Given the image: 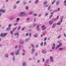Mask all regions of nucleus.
<instances>
[{
	"mask_svg": "<svg viewBox=\"0 0 66 66\" xmlns=\"http://www.w3.org/2000/svg\"><path fill=\"white\" fill-rule=\"evenodd\" d=\"M53 45L54 46L52 47V49H53V50H54V48L55 47V43H53Z\"/></svg>",
	"mask_w": 66,
	"mask_h": 66,
	"instance_id": "nucleus-9",
	"label": "nucleus"
},
{
	"mask_svg": "<svg viewBox=\"0 0 66 66\" xmlns=\"http://www.w3.org/2000/svg\"><path fill=\"white\" fill-rule=\"evenodd\" d=\"M64 35V36L65 37H66V34H65V33H64L63 34Z\"/></svg>",
	"mask_w": 66,
	"mask_h": 66,
	"instance_id": "nucleus-54",
	"label": "nucleus"
},
{
	"mask_svg": "<svg viewBox=\"0 0 66 66\" xmlns=\"http://www.w3.org/2000/svg\"><path fill=\"white\" fill-rule=\"evenodd\" d=\"M52 29H54V28H55V26H53V25H52Z\"/></svg>",
	"mask_w": 66,
	"mask_h": 66,
	"instance_id": "nucleus-27",
	"label": "nucleus"
},
{
	"mask_svg": "<svg viewBox=\"0 0 66 66\" xmlns=\"http://www.w3.org/2000/svg\"><path fill=\"white\" fill-rule=\"evenodd\" d=\"M59 46H61L62 45V43H60V44H59Z\"/></svg>",
	"mask_w": 66,
	"mask_h": 66,
	"instance_id": "nucleus-56",
	"label": "nucleus"
},
{
	"mask_svg": "<svg viewBox=\"0 0 66 66\" xmlns=\"http://www.w3.org/2000/svg\"><path fill=\"white\" fill-rule=\"evenodd\" d=\"M34 16H37V14L35 13L34 14Z\"/></svg>",
	"mask_w": 66,
	"mask_h": 66,
	"instance_id": "nucleus-53",
	"label": "nucleus"
},
{
	"mask_svg": "<svg viewBox=\"0 0 66 66\" xmlns=\"http://www.w3.org/2000/svg\"><path fill=\"white\" fill-rule=\"evenodd\" d=\"M60 9L59 8H57V11H60Z\"/></svg>",
	"mask_w": 66,
	"mask_h": 66,
	"instance_id": "nucleus-38",
	"label": "nucleus"
},
{
	"mask_svg": "<svg viewBox=\"0 0 66 66\" xmlns=\"http://www.w3.org/2000/svg\"><path fill=\"white\" fill-rule=\"evenodd\" d=\"M48 15V13H46L45 14V16H47Z\"/></svg>",
	"mask_w": 66,
	"mask_h": 66,
	"instance_id": "nucleus-45",
	"label": "nucleus"
},
{
	"mask_svg": "<svg viewBox=\"0 0 66 66\" xmlns=\"http://www.w3.org/2000/svg\"><path fill=\"white\" fill-rule=\"evenodd\" d=\"M46 42H45L44 43V45H46Z\"/></svg>",
	"mask_w": 66,
	"mask_h": 66,
	"instance_id": "nucleus-57",
	"label": "nucleus"
},
{
	"mask_svg": "<svg viewBox=\"0 0 66 66\" xmlns=\"http://www.w3.org/2000/svg\"><path fill=\"white\" fill-rule=\"evenodd\" d=\"M28 7L27 6H26L25 7V9L26 10H28Z\"/></svg>",
	"mask_w": 66,
	"mask_h": 66,
	"instance_id": "nucleus-31",
	"label": "nucleus"
},
{
	"mask_svg": "<svg viewBox=\"0 0 66 66\" xmlns=\"http://www.w3.org/2000/svg\"><path fill=\"white\" fill-rule=\"evenodd\" d=\"M10 33H11V35H12V34H13V32H12V31H11Z\"/></svg>",
	"mask_w": 66,
	"mask_h": 66,
	"instance_id": "nucleus-55",
	"label": "nucleus"
},
{
	"mask_svg": "<svg viewBox=\"0 0 66 66\" xmlns=\"http://www.w3.org/2000/svg\"><path fill=\"white\" fill-rule=\"evenodd\" d=\"M34 27H35L36 26V24H34L33 25Z\"/></svg>",
	"mask_w": 66,
	"mask_h": 66,
	"instance_id": "nucleus-46",
	"label": "nucleus"
},
{
	"mask_svg": "<svg viewBox=\"0 0 66 66\" xmlns=\"http://www.w3.org/2000/svg\"><path fill=\"white\" fill-rule=\"evenodd\" d=\"M38 55V54L37 53H35V56H37V55Z\"/></svg>",
	"mask_w": 66,
	"mask_h": 66,
	"instance_id": "nucleus-51",
	"label": "nucleus"
},
{
	"mask_svg": "<svg viewBox=\"0 0 66 66\" xmlns=\"http://www.w3.org/2000/svg\"><path fill=\"white\" fill-rule=\"evenodd\" d=\"M31 51H32V52H34L35 51L34 48L32 49L31 50Z\"/></svg>",
	"mask_w": 66,
	"mask_h": 66,
	"instance_id": "nucleus-34",
	"label": "nucleus"
},
{
	"mask_svg": "<svg viewBox=\"0 0 66 66\" xmlns=\"http://www.w3.org/2000/svg\"><path fill=\"white\" fill-rule=\"evenodd\" d=\"M25 15H26L25 12H22L19 15V16H20V17H21L23 16H25Z\"/></svg>",
	"mask_w": 66,
	"mask_h": 66,
	"instance_id": "nucleus-2",
	"label": "nucleus"
},
{
	"mask_svg": "<svg viewBox=\"0 0 66 66\" xmlns=\"http://www.w3.org/2000/svg\"><path fill=\"white\" fill-rule=\"evenodd\" d=\"M43 35H44V36L45 35V33H44V32L43 33Z\"/></svg>",
	"mask_w": 66,
	"mask_h": 66,
	"instance_id": "nucleus-62",
	"label": "nucleus"
},
{
	"mask_svg": "<svg viewBox=\"0 0 66 66\" xmlns=\"http://www.w3.org/2000/svg\"><path fill=\"white\" fill-rule=\"evenodd\" d=\"M53 22L51 20V21H50L49 22V23L50 24H52V23H53Z\"/></svg>",
	"mask_w": 66,
	"mask_h": 66,
	"instance_id": "nucleus-7",
	"label": "nucleus"
},
{
	"mask_svg": "<svg viewBox=\"0 0 66 66\" xmlns=\"http://www.w3.org/2000/svg\"><path fill=\"white\" fill-rule=\"evenodd\" d=\"M59 16H60L58 15L57 16L56 19L57 20L59 19Z\"/></svg>",
	"mask_w": 66,
	"mask_h": 66,
	"instance_id": "nucleus-36",
	"label": "nucleus"
},
{
	"mask_svg": "<svg viewBox=\"0 0 66 66\" xmlns=\"http://www.w3.org/2000/svg\"><path fill=\"white\" fill-rule=\"evenodd\" d=\"M1 12L2 13H4V12H5V10H3L2 9H1L0 10V13H1Z\"/></svg>",
	"mask_w": 66,
	"mask_h": 66,
	"instance_id": "nucleus-4",
	"label": "nucleus"
},
{
	"mask_svg": "<svg viewBox=\"0 0 66 66\" xmlns=\"http://www.w3.org/2000/svg\"><path fill=\"white\" fill-rule=\"evenodd\" d=\"M17 24V23H14V26H16Z\"/></svg>",
	"mask_w": 66,
	"mask_h": 66,
	"instance_id": "nucleus-41",
	"label": "nucleus"
},
{
	"mask_svg": "<svg viewBox=\"0 0 66 66\" xmlns=\"http://www.w3.org/2000/svg\"><path fill=\"white\" fill-rule=\"evenodd\" d=\"M40 16H41V14H40L39 15H38V17H40Z\"/></svg>",
	"mask_w": 66,
	"mask_h": 66,
	"instance_id": "nucleus-59",
	"label": "nucleus"
},
{
	"mask_svg": "<svg viewBox=\"0 0 66 66\" xmlns=\"http://www.w3.org/2000/svg\"><path fill=\"white\" fill-rule=\"evenodd\" d=\"M50 59L51 60V62H53L54 60L53 59V57H52L50 56Z\"/></svg>",
	"mask_w": 66,
	"mask_h": 66,
	"instance_id": "nucleus-8",
	"label": "nucleus"
},
{
	"mask_svg": "<svg viewBox=\"0 0 66 66\" xmlns=\"http://www.w3.org/2000/svg\"><path fill=\"white\" fill-rule=\"evenodd\" d=\"M53 14H52L49 17V18H52L53 16Z\"/></svg>",
	"mask_w": 66,
	"mask_h": 66,
	"instance_id": "nucleus-21",
	"label": "nucleus"
},
{
	"mask_svg": "<svg viewBox=\"0 0 66 66\" xmlns=\"http://www.w3.org/2000/svg\"><path fill=\"white\" fill-rule=\"evenodd\" d=\"M53 12H51V15H53Z\"/></svg>",
	"mask_w": 66,
	"mask_h": 66,
	"instance_id": "nucleus-61",
	"label": "nucleus"
},
{
	"mask_svg": "<svg viewBox=\"0 0 66 66\" xmlns=\"http://www.w3.org/2000/svg\"><path fill=\"white\" fill-rule=\"evenodd\" d=\"M45 27V25H44L42 26V27H41L42 28H44Z\"/></svg>",
	"mask_w": 66,
	"mask_h": 66,
	"instance_id": "nucleus-29",
	"label": "nucleus"
},
{
	"mask_svg": "<svg viewBox=\"0 0 66 66\" xmlns=\"http://www.w3.org/2000/svg\"><path fill=\"white\" fill-rule=\"evenodd\" d=\"M29 36H31V33H29Z\"/></svg>",
	"mask_w": 66,
	"mask_h": 66,
	"instance_id": "nucleus-47",
	"label": "nucleus"
},
{
	"mask_svg": "<svg viewBox=\"0 0 66 66\" xmlns=\"http://www.w3.org/2000/svg\"><path fill=\"white\" fill-rule=\"evenodd\" d=\"M61 37V35H60L58 37H57V38H60Z\"/></svg>",
	"mask_w": 66,
	"mask_h": 66,
	"instance_id": "nucleus-33",
	"label": "nucleus"
},
{
	"mask_svg": "<svg viewBox=\"0 0 66 66\" xmlns=\"http://www.w3.org/2000/svg\"><path fill=\"white\" fill-rule=\"evenodd\" d=\"M48 5H46L45 6H44V7H48Z\"/></svg>",
	"mask_w": 66,
	"mask_h": 66,
	"instance_id": "nucleus-44",
	"label": "nucleus"
},
{
	"mask_svg": "<svg viewBox=\"0 0 66 66\" xmlns=\"http://www.w3.org/2000/svg\"><path fill=\"white\" fill-rule=\"evenodd\" d=\"M20 42L21 44H23V41L21 40H20Z\"/></svg>",
	"mask_w": 66,
	"mask_h": 66,
	"instance_id": "nucleus-13",
	"label": "nucleus"
},
{
	"mask_svg": "<svg viewBox=\"0 0 66 66\" xmlns=\"http://www.w3.org/2000/svg\"><path fill=\"white\" fill-rule=\"evenodd\" d=\"M56 24L55 23H54L53 24V26H54V27H55V25H56Z\"/></svg>",
	"mask_w": 66,
	"mask_h": 66,
	"instance_id": "nucleus-37",
	"label": "nucleus"
},
{
	"mask_svg": "<svg viewBox=\"0 0 66 66\" xmlns=\"http://www.w3.org/2000/svg\"><path fill=\"white\" fill-rule=\"evenodd\" d=\"M48 3V2H47L46 1H45L44 2V5H45V4H46Z\"/></svg>",
	"mask_w": 66,
	"mask_h": 66,
	"instance_id": "nucleus-12",
	"label": "nucleus"
},
{
	"mask_svg": "<svg viewBox=\"0 0 66 66\" xmlns=\"http://www.w3.org/2000/svg\"><path fill=\"white\" fill-rule=\"evenodd\" d=\"M26 36H28V34L26 33Z\"/></svg>",
	"mask_w": 66,
	"mask_h": 66,
	"instance_id": "nucleus-64",
	"label": "nucleus"
},
{
	"mask_svg": "<svg viewBox=\"0 0 66 66\" xmlns=\"http://www.w3.org/2000/svg\"><path fill=\"white\" fill-rule=\"evenodd\" d=\"M38 2V0H36L35 1V3H37Z\"/></svg>",
	"mask_w": 66,
	"mask_h": 66,
	"instance_id": "nucleus-20",
	"label": "nucleus"
},
{
	"mask_svg": "<svg viewBox=\"0 0 66 66\" xmlns=\"http://www.w3.org/2000/svg\"><path fill=\"white\" fill-rule=\"evenodd\" d=\"M26 63H25L24 62H23V66H26Z\"/></svg>",
	"mask_w": 66,
	"mask_h": 66,
	"instance_id": "nucleus-19",
	"label": "nucleus"
},
{
	"mask_svg": "<svg viewBox=\"0 0 66 66\" xmlns=\"http://www.w3.org/2000/svg\"><path fill=\"white\" fill-rule=\"evenodd\" d=\"M33 13V12H30V13H29V14H30V15H31V14H32V13Z\"/></svg>",
	"mask_w": 66,
	"mask_h": 66,
	"instance_id": "nucleus-50",
	"label": "nucleus"
},
{
	"mask_svg": "<svg viewBox=\"0 0 66 66\" xmlns=\"http://www.w3.org/2000/svg\"><path fill=\"white\" fill-rule=\"evenodd\" d=\"M17 33H15L14 34V35H17Z\"/></svg>",
	"mask_w": 66,
	"mask_h": 66,
	"instance_id": "nucleus-58",
	"label": "nucleus"
},
{
	"mask_svg": "<svg viewBox=\"0 0 66 66\" xmlns=\"http://www.w3.org/2000/svg\"><path fill=\"white\" fill-rule=\"evenodd\" d=\"M61 47L60 46L58 45L57 46V48H59V47Z\"/></svg>",
	"mask_w": 66,
	"mask_h": 66,
	"instance_id": "nucleus-40",
	"label": "nucleus"
},
{
	"mask_svg": "<svg viewBox=\"0 0 66 66\" xmlns=\"http://www.w3.org/2000/svg\"><path fill=\"white\" fill-rule=\"evenodd\" d=\"M9 28H7L6 29V31H9Z\"/></svg>",
	"mask_w": 66,
	"mask_h": 66,
	"instance_id": "nucleus-63",
	"label": "nucleus"
},
{
	"mask_svg": "<svg viewBox=\"0 0 66 66\" xmlns=\"http://www.w3.org/2000/svg\"><path fill=\"white\" fill-rule=\"evenodd\" d=\"M20 29V26H19L18 28V31H19Z\"/></svg>",
	"mask_w": 66,
	"mask_h": 66,
	"instance_id": "nucleus-28",
	"label": "nucleus"
},
{
	"mask_svg": "<svg viewBox=\"0 0 66 66\" xmlns=\"http://www.w3.org/2000/svg\"><path fill=\"white\" fill-rule=\"evenodd\" d=\"M14 18H11L10 19V20H13V19H14Z\"/></svg>",
	"mask_w": 66,
	"mask_h": 66,
	"instance_id": "nucleus-43",
	"label": "nucleus"
},
{
	"mask_svg": "<svg viewBox=\"0 0 66 66\" xmlns=\"http://www.w3.org/2000/svg\"><path fill=\"white\" fill-rule=\"evenodd\" d=\"M51 8V5H50L48 8V10L49 11V10H50V8Z\"/></svg>",
	"mask_w": 66,
	"mask_h": 66,
	"instance_id": "nucleus-10",
	"label": "nucleus"
},
{
	"mask_svg": "<svg viewBox=\"0 0 66 66\" xmlns=\"http://www.w3.org/2000/svg\"><path fill=\"white\" fill-rule=\"evenodd\" d=\"M11 24H9L8 25V27L9 28H11Z\"/></svg>",
	"mask_w": 66,
	"mask_h": 66,
	"instance_id": "nucleus-24",
	"label": "nucleus"
},
{
	"mask_svg": "<svg viewBox=\"0 0 66 66\" xmlns=\"http://www.w3.org/2000/svg\"><path fill=\"white\" fill-rule=\"evenodd\" d=\"M63 17H62L61 18V21H60V22H62L63 21Z\"/></svg>",
	"mask_w": 66,
	"mask_h": 66,
	"instance_id": "nucleus-16",
	"label": "nucleus"
},
{
	"mask_svg": "<svg viewBox=\"0 0 66 66\" xmlns=\"http://www.w3.org/2000/svg\"><path fill=\"white\" fill-rule=\"evenodd\" d=\"M19 1H18V2H16V4H17V3H19Z\"/></svg>",
	"mask_w": 66,
	"mask_h": 66,
	"instance_id": "nucleus-60",
	"label": "nucleus"
},
{
	"mask_svg": "<svg viewBox=\"0 0 66 66\" xmlns=\"http://www.w3.org/2000/svg\"><path fill=\"white\" fill-rule=\"evenodd\" d=\"M24 27L23 28H22L21 30L22 31H23L24 30Z\"/></svg>",
	"mask_w": 66,
	"mask_h": 66,
	"instance_id": "nucleus-30",
	"label": "nucleus"
},
{
	"mask_svg": "<svg viewBox=\"0 0 66 66\" xmlns=\"http://www.w3.org/2000/svg\"><path fill=\"white\" fill-rule=\"evenodd\" d=\"M47 37L45 38L44 39V42H45V41H46V40H47Z\"/></svg>",
	"mask_w": 66,
	"mask_h": 66,
	"instance_id": "nucleus-23",
	"label": "nucleus"
},
{
	"mask_svg": "<svg viewBox=\"0 0 66 66\" xmlns=\"http://www.w3.org/2000/svg\"><path fill=\"white\" fill-rule=\"evenodd\" d=\"M56 4L57 6H58L60 4V2L59 1H57L56 3Z\"/></svg>",
	"mask_w": 66,
	"mask_h": 66,
	"instance_id": "nucleus-6",
	"label": "nucleus"
},
{
	"mask_svg": "<svg viewBox=\"0 0 66 66\" xmlns=\"http://www.w3.org/2000/svg\"><path fill=\"white\" fill-rule=\"evenodd\" d=\"M13 60L15 61V58H14V56H13Z\"/></svg>",
	"mask_w": 66,
	"mask_h": 66,
	"instance_id": "nucleus-39",
	"label": "nucleus"
},
{
	"mask_svg": "<svg viewBox=\"0 0 66 66\" xmlns=\"http://www.w3.org/2000/svg\"><path fill=\"white\" fill-rule=\"evenodd\" d=\"M46 52V51L44 50L43 51V53H45Z\"/></svg>",
	"mask_w": 66,
	"mask_h": 66,
	"instance_id": "nucleus-26",
	"label": "nucleus"
},
{
	"mask_svg": "<svg viewBox=\"0 0 66 66\" xmlns=\"http://www.w3.org/2000/svg\"><path fill=\"white\" fill-rule=\"evenodd\" d=\"M20 50H17V51L16 52H15V55H18V54H19V51Z\"/></svg>",
	"mask_w": 66,
	"mask_h": 66,
	"instance_id": "nucleus-3",
	"label": "nucleus"
},
{
	"mask_svg": "<svg viewBox=\"0 0 66 66\" xmlns=\"http://www.w3.org/2000/svg\"><path fill=\"white\" fill-rule=\"evenodd\" d=\"M39 26L38 25L36 27L38 31H39V30H40V29H39Z\"/></svg>",
	"mask_w": 66,
	"mask_h": 66,
	"instance_id": "nucleus-5",
	"label": "nucleus"
},
{
	"mask_svg": "<svg viewBox=\"0 0 66 66\" xmlns=\"http://www.w3.org/2000/svg\"><path fill=\"white\" fill-rule=\"evenodd\" d=\"M7 34V33H6L5 34L4 32L3 33H1L0 35V36L1 37L2 36V37H4L6 36V35Z\"/></svg>",
	"mask_w": 66,
	"mask_h": 66,
	"instance_id": "nucleus-1",
	"label": "nucleus"
},
{
	"mask_svg": "<svg viewBox=\"0 0 66 66\" xmlns=\"http://www.w3.org/2000/svg\"><path fill=\"white\" fill-rule=\"evenodd\" d=\"M34 36L35 37H36L37 36V34H35V35H34Z\"/></svg>",
	"mask_w": 66,
	"mask_h": 66,
	"instance_id": "nucleus-14",
	"label": "nucleus"
},
{
	"mask_svg": "<svg viewBox=\"0 0 66 66\" xmlns=\"http://www.w3.org/2000/svg\"><path fill=\"white\" fill-rule=\"evenodd\" d=\"M42 60H43V62H45V59H44V58H43L42 59Z\"/></svg>",
	"mask_w": 66,
	"mask_h": 66,
	"instance_id": "nucleus-32",
	"label": "nucleus"
},
{
	"mask_svg": "<svg viewBox=\"0 0 66 66\" xmlns=\"http://www.w3.org/2000/svg\"><path fill=\"white\" fill-rule=\"evenodd\" d=\"M29 40V39H26V42H27V41H28Z\"/></svg>",
	"mask_w": 66,
	"mask_h": 66,
	"instance_id": "nucleus-48",
	"label": "nucleus"
},
{
	"mask_svg": "<svg viewBox=\"0 0 66 66\" xmlns=\"http://www.w3.org/2000/svg\"><path fill=\"white\" fill-rule=\"evenodd\" d=\"M60 24H61V23L59 22L57 23V25H60Z\"/></svg>",
	"mask_w": 66,
	"mask_h": 66,
	"instance_id": "nucleus-25",
	"label": "nucleus"
},
{
	"mask_svg": "<svg viewBox=\"0 0 66 66\" xmlns=\"http://www.w3.org/2000/svg\"><path fill=\"white\" fill-rule=\"evenodd\" d=\"M63 3L64 4H65V3H66V0H65L64 1V2Z\"/></svg>",
	"mask_w": 66,
	"mask_h": 66,
	"instance_id": "nucleus-42",
	"label": "nucleus"
},
{
	"mask_svg": "<svg viewBox=\"0 0 66 66\" xmlns=\"http://www.w3.org/2000/svg\"><path fill=\"white\" fill-rule=\"evenodd\" d=\"M16 29H17V27H16L15 28H14L13 29V30H16Z\"/></svg>",
	"mask_w": 66,
	"mask_h": 66,
	"instance_id": "nucleus-35",
	"label": "nucleus"
},
{
	"mask_svg": "<svg viewBox=\"0 0 66 66\" xmlns=\"http://www.w3.org/2000/svg\"><path fill=\"white\" fill-rule=\"evenodd\" d=\"M41 46H43V42H42L40 44Z\"/></svg>",
	"mask_w": 66,
	"mask_h": 66,
	"instance_id": "nucleus-22",
	"label": "nucleus"
},
{
	"mask_svg": "<svg viewBox=\"0 0 66 66\" xmlns=\"http://www.w3.org/2000/svg\"><path fill=\"white\" fill-rule=\"evenodd\" d=\"M46 28H47V27H45L44 28L42 29V30H45V29H46Z\"/></svg>",
	"mask_w": 66,
	"mask_h": 66,
	"instance_id": "nucleus-18",
	"label": "nucleus"
},
{
	"mask_svg": "<svg viewBox=\"0 0 66 66\" xmlns=\"http://www.w3.org/2000/svg\"><path fill=\"white\" fill-rule=\"evenodd\" d=\"M56 1L55 0H54L52 2V5L54 3H55V2Z\"/></svg>",
	"mask_w": 66,
	"mask_h": 66,
	"instance_id": "nucleus-15",
	"label": "nucleus"
},
{
	"mask_svg": "<svg viewBox=\"0 0 66 66\" xmlns=\"http://www.w3.org/2000/svg\"><path fill=\"white\" fill-rule=\"evenodd\" d=\"M10 55H13H13H14V53L13 52H11L10 53Z\"/></svg>",
	"mask_w": 66,
	"mask_h": 66,
	"instance_id": "nucleus-17",
	"label": "nucleus"
},
{
	"mask_svg": "<svg viewBox=\"0 0 66 66\" xmlns=\"http://www.w3.org/2000/svg\"><path fill=\"white\" fill-rule=\"evenodd\" d=\"M30 45L33 48H34V45H33L32 43H31L30 44Z\"/></svg>",
	"mask_w": 66,
	"mask_h": 66,
	"instance_id": "nucleus-11",
	"label": "nucleus"
},
{
	"mask_svg": "<svg viewBox=\"0 0 66 66\" xmlns=\"http://www.w3.org/2000/svg\"><path fill=\"white\" fill-rule=\"evenodd\" d=\"M36 48H37V47H38V45L37 44H36Z\"/></svg>",
	"mask_w": 66,
	"mask_h": 66,
	"instance_id": "nucleus-52",
	"label": "nucleus"
},
{
	"mask_svg": "<svg viewBox=\"0 0 66 66\" xmlns=\"http://www.w3.org/2000/svg\"><path fill=\"white\" fill-rule=\"evenodd\" d=\"M63 49L62 48L59 49V50H63Z\"/></svg>",
	"mask_w": 66,
	"mask_h": 66,
	"instance_id": "nucleus-49",
	"label": "nucleus"
}]
</instances>
